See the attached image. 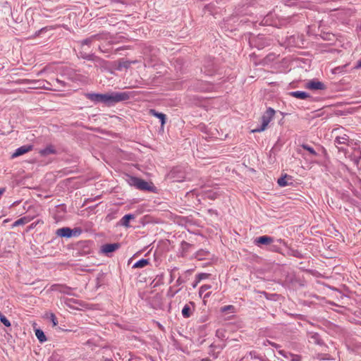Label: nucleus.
<instances>
[{
  "mask_svg": "<svg viewBox=\"0 0 361 361\" xmlns=\"http://www.w3.org/2000/svg\"><path fill=\"white\" fill-rule=\"evenodd\" d=\"M56 234L60 237L71 238L73 231L68 227H63L56 230Z\"/></svg>",
  "mask_w": 361,
  "mask_h": 361,
  "instance_id": "nucleus-6",
  "label": "nucleus"
},
{
  "mask_svg": "<svg viewBox=\"0 0 361 361\" xmlns=\"http://www.w3.org/2000/svg\"><path fill=\"white\" fill-rule=\"evenodd\" d=\"M355 68H361V59L359 60L357 62V64L355 67Z\"/></svg>",
  "mask_w": 361,
  "mask_h": 361,
  "instance_id": "nucleus-29",
  "label": "nucleus"
},
{
  "mask_svg": "<svg viewBox=\"0 0 361 361\" xmlns=\"http://www.w3.org/2000/svg\"><path fill=\"white\" fill-rule=\"evenodd\" d=\"M35 336L41 343L45 342L47 341L46 336L44 335L43 331L41 329L35 330Z\"/></svg>",
  "mask_w": 361,
  "mask_h": 361,
  "instance_id": "nucleus-16",
  "label": "nucleus"
},
{
  "mask_svg": "<svg viewBox=\"0 0 361 361\" xmlns=\"http://www.w3.org/2000/svg\"><path fill=\"white\" fill-rule=\"evenodd\" d=\"M50 319L52 322L53 326H56L58 324V321L56 316L53 313L51 314Z\"/></svg>",
  "mask_w": 361,
  "mask_h": 361,
  "instance_id": "nucleus-24",
  "label": "nucleus"
},
{
  "mask_svg": "<svg viewBox=\"0 0 361 361\" xmlns=\"http://www.w3.org/2000/svg\"><path fill=\"white\" fill-rule=\"evenodd\" d=\"M148 260L142 259L139 261H137L136 263L134 264L133 267L134 268H142L145 267L146 265L148 264Z\"/></svg>",
  "mask_w": 361,
  "mask_h": 361,
  "instance_id": "nucleus-18",
  "label": "nucleus"
},
{
  "mask_svg": "<svg viewBox=\"0 0 361 361\" xmlns=\"http://www.w3.org/2000/svg\"><path fill=\"white\" fill-rule=\"evenodd\" d=\"M54 87V90H59L61 87H64V82L59 79H55L53 80L52 84H51Z\"/></svg>",
  "mask_w": 361,
  "mask_h": 361,
  "instance_id": "nucleus-17",
  "label": "nucleus"
},
{
  "mask_svg": "<svg viewBox=\"0 0 361 361\" xmlns=\"http://www.w3.org/2000/svg\"><path fill=\"white\" fill-rule=\"evenodd\" d=\"M120 247L118 243H111V244H105L102 247V252L105 254H109L110 252H113Z\"/></svg>",
  "mask_w": 361,
  "mask_h": 361,
  "instance_id": "nucleus-7",
  "label": "nucleus"
},
{
  "mask_svg": "<svg viewBox=\"0 0 361 361\" xmlns=\"http://www.w3.org/2000/svg\"><path fill=\"white\" fill-rule=\"evenodd\" d=\"M150 114L152 116H154L159 118L161 120V123L162 126L165 123V119H166L165 114H164L162 113H158L154 109H151Z\"/></svg>",
  "mask_w": 361,
  "mask_h": 361,
  "instance_id": "nucleus-15",
  "label": "nucleus"
},
{
  "mask_svg": "<svg viewBox=\"0 0 361 361\" xmlns=\"http://www.w3.org/2000/svg\"><path fill=\"white\" fill-rule=\"evenodd\" d=\"M211 288V286L209 285H203L200 287V291H199V294H200V296L201 297L202 295L205 292L207 291V290L210 289Z\"/></svg>",
  "mask_w": 361,
  "mask_h": 361,
  "instance_id": "nucleus-23",
  "label": "nucleus"
},
{
  "mask_svg": "<svg viewBox=\"0 0 361 361\" xmlns=\"http://www.w3.org/2000/svg\"><path fill=\"white\" fill-rule=\"evenodd\" d=\"M43 71H42L39 72L37 75H40Z\"/></svg>",
  "mask_w": 361,
  "mask_h": 361,
  "instance_id": "nucleus-34",
  "label": "nucleus"
},
{
  "mask_svg": "<svg viewBox=\"0 0 361 361\" xmlns=\"http://www.w3.org/2000/svg\"><path fill=\"white\" fill-rule=\"evenodd\" d=\"M39 153L43 156H47L51 154H55L56 150L53 146H48L46 148L42 149Z\"/></svg>",
  "mask_w": 361,
  "mask_h": 361,
  "instance_id": "nucleus-13",
  "label": "nucleus"
},
{
  "mask_svg": "<svg viewBox=\"0 0 361 361\" xmlns=\"http://www.w3.org/2000/svg\"><path fill=\"white\" fill-rule=\"evenodd\" d=\"M0 320L6 326L8 327L11 326V322L4 315L0 314Z\"/></svg>",
  "mask_w": 361,
  "mask_h": 361,
  "instance_id": "nucleus-21",
  "label": "nucleus"
},
{
  "mask_svg": "<svg viewBox=\"0 0 361 361\" xmlns=\"http://www.w3.org/2000/svg\"><path fill=\"white\" fill-rule=\"evenodd\" d=\"M267 342H269V344L271 345V346L276 348H280V345L276 343H273L270 341H267Z\"/></svg>",
  "mask_w": 361,
  "mask_h": 361,
  "instance_id": "nucleus-26",
  "label": "nucleus"
},
{
  "mask_svg": "<svg viewBox=\"0 0 361 361\" xmlns=\"http://www.w3.org/2000/svg\"><path fill=\"white\" fill-rule=\"evenodd\" d=\"M233 307L232 305H227V306L222 307V311L226 312V311L233 309Z\"/></svg>",
  "mask_w": 361,
  "mask_h": 361,
  "instance_id": "nucleus-27",
  "label": "nucleus"
},
{
  "mask_svg": "<svg viewBox=\"0 0 361 361\" xmlns=\"http://www.w3.org/2000/svg\"><path fill=\"white\" fill-rule=\"evenodd\" d=\"M193 305H194L193 302H190V304H186L183 307V308L182 310V314H183V317L188 318L191 316L192 312V307H193Z\"/></svg>",
  "mask_w": 361,
  "mask_h": 361,
  "instance_id": "nucleus-10",
  "label": "nucleus"
},
{
  "mask_svg": "<svg viewBox=\"0 0 361 361\" xmlns=\"http://www.w3.org/2000/svg\"><path fill=\"white\" fill-rule=\"evenodd\" d=\"M129 183L131 185H133L140 190H151L152 188L149 183L138 178L130 177Z\"/></svg>",
  "mask_w": 361,
  "mask_h": 361,
  "instance_id": "nucleus-4",
  "label": "nucleus"
},
{
  "mask_svg": "<svg viewBox=\"0 0 361 361\" xmlns=\"http://www.w3.org/2000/svg\"><path fill=\"white\" fill-rule=\"evenodd\" d=\"M275 114V111L269 107L262 116V125L259 128H257L252 130V133H259L264 131Z\"/></svg>",
  "mask_w": 361,
  "mask_h": 361,
  "instance_id": "nucleus-2",
  "label": "nucleus"
},
{
  "mask_svg": "<svg viewBox=\"0 0 361 361\" xmlns=\"http://www.w3.org/2000/svg\"><path fill=\"white\" fill-rule=\"evenodd\" d=\"M135 218V216L134 214H126L120 220L119 224L126 228H128V227H130V224H129L130 221L133 220Z\"/></svg>",
  "mask_w": 361,
  "mask_h": 361,
  "instance_id": "nucleus-9",
  "label": "nucleus"
},
{
  "mask_svg": "<svg viewBox=\"0 0 361 361\" xmlns=\"http://www.w3.org/2000/svg\"><path fill=\"white\" fill-rule=\"evenodd\" d=\"M303 148L310 152L311 154H316V152L312 147H309L307 145H303Z\"/></svg>",
  "mask_w": 361,
  "mask_h": 361,
  "instance_id": "nucleus-25",
  "label": "nucleus"
},
{
  "mask_svg": "<svg viewBox=\"0 0 361 361\" xmlns=\"http://www.w3.org/2000/svg\"><path fill=\"white\" fill-rule=\"evenodd\" d=\"M5 189L4 188H0V197L3 195Z\"/></svg>",
  "mask_w": 361,
  "mask_h": 361,
  "instance_id": "nucleus-31",
  "label": "nucleus"
},
{
  "mask_svg": "<svg viewBox=\"0 0 361 361\" xmlns=\"http://www.w3.org/2000/svg\"><path fill=\"white\" fill-rule=\"evenodd\" d=\"M30 221L29 219H27V217H23V218H20L18 220H16L14 223H13V226H20V225H23V224H25L27 223H28Z\"/></svg>",
  "mask_w": 361,
  "mask_h": 361,
  "instance_id": "nucleus-19",
  "label": "nucleus"
},
{
  "mask_svg": "<svg viewBox=\"0 0 361 361\" xmlns=\"http://www.w3.org/2000/svg\"><path fill=\"white\" fill-rule=\"evenodd\" d=\"M290 95L301 99H306L309 97V95L305 92L302 91L291 92H290Z\"/></svg>",
  "mask_w": 361,
  "mask_h": 361,
  "instance_id": "nucleus-12",
  "label": "nucleus"
},
{
  "mask_svg": "<svg viewBox=\"0 0 361 361\" xmlns=\"http://www.w3.org/2000/svg\"><path fill=\"white\" fill-rule=\"evenodd\" d=\"M307 87L310 90H322L324 89V84L319 81H310Z\"/></svg>",
  "mask_w": 361,
  "mask_h": 361,
  "instance_id": "nucleus-11",
  "label": "nucleus"
},
{
  "mask_svg": "<svg viewBox=\"0 0 361 361\" xmlns=\"http://www.w3.org/2000/svg\"><path fill=\"white\" fill-rule=\"evenodd\" d=\"M209 276V274L202 273V274H199L198 275H197L196 279H197V280L199 282H200V281H202V280H203V279H207Z\"/></svg>",
  "mask_w": 361,
  "mask_h": 361,
  "instance_id": "nucleus-22",
  "label": "nucleus"
},
{
  "mask_svg": "<svg viewBox=\"0 0 361 361\" xmlns=\"http://www.w3.org/2000/svg\"><path fill=\"white\" fill-rule=\"evenodd\" d=\"M209 295H210V293H206V294L204 295V298H207V297H209Z\"/></svg>",
  "mask_w": 361,
  "mask_h": 361,
  "instance_id": "nucleus-32",
  "label": "nucleus"
},
{
  "mask_svg": "<svg viewBox=\"0 0 361 361\" xmlns=\"http://www.w3.org/2000/svg\"><path fill=\"white\" fill-rule=\"evenodd\" d=\"M274 242L273 238L268 235H262L259 238H257L255 240V243L257 245H269Z\"/></svg>",
  "mask_w": 361,
  "mask_h": 361,
  "instance_id": "nucleus-5",
  "label": "nucleus"
},
{
  "mask_svg": "<svg viewBox=\"0 0 361 361\" xmlns=\"http://www.w3.org/2000/svg\"><path fill=\"white\" fill-rule=\"evenodd\" d=\"M85 96L95 104L101 103L107 106H111L129 99L128 93L118 92L106 94L86 93Z\"/></svg>",
  "mask_w": 361,
  "mask_h": 361,
  "instance_id": "nucleus-1",
  "label": "nucleus"
},
{
  "mask_svg": "<svg viewBox=\"0 0 361 361\" xmlns=\"http://www.w3.org/2000/svg\"><path fill=\"white\" fill-rule=\"evenodd\" d=\"M31 145H23L18 148L16 152L13 154L12 157H17L23 155L32 149Z\"/></svg>",
  "mask_w": 361,
  "mask_h": 361,
  "instance_id": "nucleus-8",
  "label": "nucleus"
},
{
  "mask_svg": "<svg viewBox=\"0 0 361 361\" xmlns=\"http://www.w3.org/2000/svg\"><path fill=\"white\" fill-rule=\"evenodd\" d=\"M268 340H267L264 343V345H266L267 344H269V342H267Z\"/></svg>",
  "mask_w": 361,
  "mask_h": 361,
  "instance_id": "nucleus-33",
  "label": "nucleus"
},
{
  "mask_svg": "<svg viewBox=\"0 0 361 361\" xmlns=\"http://www.w3.org/2000/svg\"><path fill=\"white\" fill-rule=\"evenodd\" d=\"M200 282L196 280V281L192 284V288H196V286H197V284L199 283Z\"/></svg>",
  "mask_w": 361,
  "mask_h": 361,
  "instance_id": "nucleus-30",
  "label": "nucleus"
},
{
  "mask_svg": "<svg viewBox=\"0 0 361 361\" xmlns=\"http://www.w3.org/2000/svg\"><path fill=\"white\" fill-rule=\"evenodd\" d=\"M332 134L335 137L336 145H348L349 136L345 133V130L343 128H334L332 130Z\"/></svg>",
  "mask_w": 361,
  "mask_h": 361,
  "instance_id": "nucleus-3",
  "label": "nucleus"
},
{
  "mask_svg": "<svg viewBox=\"0 0 361 361\" xmlns=\"http://www.w3.org/2000/svg\"><path fill=\"white\" fill-rule=\"evenodd\" d=\"M279 354H280L281 355H282V356H283L285 357H287L286 352L283 351V350H279Z\"/></svg>",
  "mask_w": 361,
  "mask_h": 361,
  "instance_id": "nucleus-28",
  "label": "nucleus"
},
{
  "mask_svg": "<svg viewBox=\"0 0 361 361\" xmlns=\"http://www.w3.org/2000/svg\"><path fill=\"white\" fill-rule=\"evenodd\" d=\"M100 38H101V36H99V35H92L90 37L84 39L82 42V46L89 45L91 43H92L93 42H94L95 40H99Z\"/></svg>",
  "mask_w": 361,
  "mask_h": 361,
  "instance_id": "nucleus-14",
  "label": "nucleus"
},
{
  "mask_svg": "<svg viewBox=\"0 0 361 361\" xmlns=\"http://www.w3.org/2000/svg\"><path fill=\"white\" fill-rule=\"evenodd\" d=\"M288 176H284L283 177H281L278 179V184L281 187H285L289 185L288 180Z\"/></svg>",
  "mask_w": 361,
  "mask_h": 361,
  "instance_id": "nucleus-20",
  "label": "nucleus"
}]
</instances>
